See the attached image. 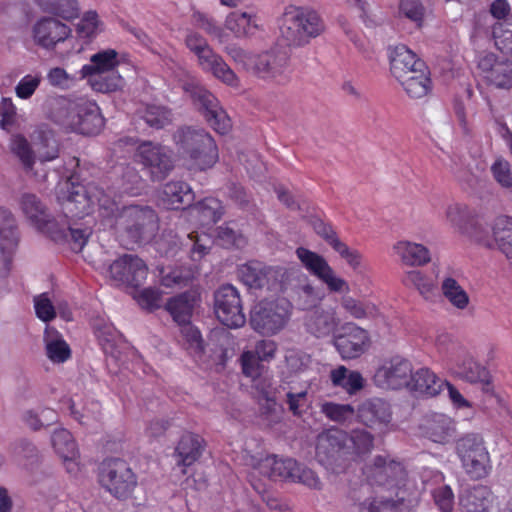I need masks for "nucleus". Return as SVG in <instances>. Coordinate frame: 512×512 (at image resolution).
<instances>
[{"mask_svg":"<svg viewBox=\"0 0 512 512\" xmlns=\"http://www.w3.org/2000/svg\"><path fill=\"white\" fill-rule=\"evenodd\" d=\"M321 412L331 421L345 422L353 418L354 408L350 404H339L334 402H324L320 407Z\"/></svg>","mask_w":512,"mask_h":512,"instance_id":"obj_58","label":"nucleus"},{"mask_svg":"<svg viewBox=\"0 0 512 512\" xmlns=\"http://www.w3.org/2000/svg\"><path fill=\"white\" fill-rule=\"evenodd\" d=\"M373 436L365 430H354L348 435L347 445L350 446L349 458L360 456L373 448Z\"/></svg>","mask_w":512,"mask_h":512,"instance_id":"obj_56","label":"nucleus"},{"mask_svg":"<svg viewBox=\"0 0 512 512\" xmlns=\"http://www.w3.org/2000/svg\"><path fill=\"white\" fill-rule=\"evenodd\" d=\"M60 405L61 409L67 410L76 421L87 428L95 429L101 424V405L98 401L82 403L79 396H64Z\"/></svg>","mask_w":512,"mask_h":512,"instance_id":"obj_24","label":"nucleus"},{"mask_svg":"<svg viewBox=\"0 0 512 512\" xmlns=\"http://www.w3.org/2000/svg\"><path fill=\"white\" fill-rule=\"evenodd\" d=\"M462 512H487L494 510L493 497L484 486L466 491L460 498Z\"/></svg>","mask_w":512,"mask_h":512,"instance_id":"obj_38","label":"nucleus"},{"mask_svg":"<svg viewBox=\"0 0 512 512\" xmlns=\"http://www.w3.org/2000/svg\"><path fill=\"white\" fill-rule=\"evenodd\" d=\"M360 421L371 429L385 432L391 422L390 405L381 398H370L361 403L358 408Z\"/></svg>","mask_w":512,"mask_h":512,"instance_id":"obj_25","label":"nucleus"},{"mask_svg":"<svg viewBox=\"0 0 512 512\" xmlns=\"http://www.w3.org/2000/svg\"><path fill=\"white\" fill-rule=\"evenodd\" d=\"M191 99L194 106L214 131L225 135L231 130V119L211 92L203 87L196 86L191 91Z\"/></svg>","mask_w":512,"mask_h":512,"instance_id":"obj_12","label":"nucleus"},{"mask_svg":"<svg viewBox=\"0 0 512 512\" xmlns=\"http://www.w3.org/2000/svg\"><path fill=\"white\" fill-rule=\"evenodd\" d=\"M330 379L334 386L342 388L350 395L356 394L365 385V379L360 372L349 370L343 365L331 371Z\"/></svg>","mask_w":512,"mask_h":512,"instance_id":"obj_44","label":"nucleus"},{"mask_svg":"<svg viewBox=\"0 0 512 512\" xmlns=\"http://www.w3.org/2000/svg\"><path fill=\"white\" fill-rule=\"evenodd\" d=\"M399 13L420 27L424 20L425 8L420 0H400Z\"/></svg>","mask_w":512,"mask_h":512,"instance_id":"obj_63","label":"nucleus"},{"mask_svg":"<svg viewBox=\"0 0 512 512\" xmlns=\"http://www.w3.org/2000/svg\"><path fill=\"white\" fill-rule=\"evenodd\" d=\"M478 68L485 81L498 88H512V61L500 60L495 54L487 53L478 62Z\"/></svg>","mask_w":512,"mask_h":512,"instance_id":"obj_22","label":"nucleus"},{"mask_svg":"<svg viewBox=\"0 0 512 512\" xmlns=\"http://www.w3.org/2000/svg\"><path fill=\"white\" fill-rule=\"evenodd\" d=\"M444 361L447 370L454 377L470 384L479 385L486 394L494 393L490 371L480 364L465 346L452 343L446 352Z\"/></svg>","mask_w":512,"mask_h":512,"instance_id":"obj_6","label":"nucleus"},{"mask_svg":"<svg viewBox=\"0 0 512 512\" xmlns=\"http://www.w3.org/2000/svg\"><path fill=\"white\" fill-rule=\"evenodd\" d=\"M52 229L54 231L62 229L65 231V238L55 242L68 243L71 250L74 252H80L86 245L90 236V231H88V229H74L67 223L60 225L57 222V225L52 227Z\"/></svg>","mask_w":512,"mask_h":512,"instance_id":"obj_51","label":"nucleus"},{"mask_svg":"<svg viewBox=\"0 0 512 512\" xmlns=\"http://www.w3.org/2000/svg\"><path fill=\"white\" fill-rule=\"evenodd\" d=\"M179 324L186 348L193 356H200L204 349L200 331L192 324V322H179Z\"/></svg>","mask_w":512,"mask_h":512,"instance_id":"obj_55","label":"nucleus"},{"mask_svg":"<svg viewBox=\"0 0 512 512\" xmlns=\"http://www.w3.org/2000/svg\"><path fill=\"white\" fill-rule=\"evenodd\" d=\"M456 452L471 478L482 479L489 474L491 459L482 437L475 434L462 437L457 442Z\"/></svg>","mask_w":512,"mask_h":512,"instance_id":"obj_8","label":"nucleus"},{"mask_svg":"<svg viewBox=\"0 0 512 512\" xmlns=\"http://www.w3.org/2000/svg\"><path fill=\"white\" fill-rule=\"evenodd\" d=\"M411 363L401 357L393 356L383 360L373 376L374 384L382 389H400L410 384Z\"/></svg>","mask_w":512,"mask_h":512,"instance_id":"obj_16","label":"nucleus"},{"mask_svg":"<svg viewBox=\"0 0 512 512\" xmlns=\"http://www.w3.org/2000/svg\"><path fill=\"white\" fill-rule=\"evenodd\" d=\"M225 27L236 37L253 35L259 29L258 17L254 13L234 11L226 17Z\"/></svg>","mask_w":512,"mask_h":512,"instance_id":"obj_42","label":"nucleus"},{"mask_svg":"<svg viewBox=\"0 0 512 512\" xmlns=\"http://www.w3.org/2000/svg\"><path fill=\"white\" fill-rule=\"evenodd\" d=\"M492 234L499 250L512 265V218L508 216L497 217L492 226Z\"/></svg>","mask_w":512,"mask_h":512,"instance_id":"obj_45","label":"nucleus"},{"mask_svg":"<svg viewBox=\"0 0 512 512\" xmlns=\"http://www.w3.org/2000/svg\"><path fill=\"white\" fill-rule=\"evenodd\" d=\"M402 283L408 288H415L426 299L432 295L435 288L432 280L418 270L407 272L402 278Z\"/></svg>","mask_w":512,"mask_h":512,"instance_id":"obj_54","label":"nucleus"},{"mask_svg":"<svg viewBox=\"0 0 512 512\" xmlns=\"http://www.w3.org/2000/svg\"><path fill=\"white\" fill-rule=\"evenodd\" d=\"M447 220L451 225L461 231L470 234L479 243L490 246V240L477 232L481 228V223L473 219L472 212L467 205L454 203L448 206L446 210Z\"/></svg>","mask_w":512,"mask_h":512,"instance_id":"obj_28","label":"nucleus"},{"mask_svg":"<svg viewBox=\"0 0 512 512\" xmlns=\"http://www.w3.org/2000/svg\"><path fill=\"white\" fill-rule=\"evenodd\" d=\"M134 161L143 166L152 181L164 180L175 168L173 150L161 143L141 141L134 152Z\"/></svg>","mask_w":512,"mask_h":512,"instance_id":"obj_7","label":"nucleus"},{"mask_svg":"<svg viewBox=\"0 0 512 512\" xmlns=\"http://www.w3.org/2000/svg\"><path fill=\"white\" fill-rule=\"evenodd\" d=\"M203 448L202 437L190 432L184 433L175 448L177 464L184 467L192 465L200 458Z\"/></svg>","mask_w":512,"mask_h":512,"instance_id":"obj_34","label":"nucleus"},{"mask_svg":"<svg viewBox=\"0 0 512 512\" xmlns=\"http://www.w3.org/2000/svg\"><path fill=\"white\" fill-rule=\"evenodd\" d=\"M367 484L350 494V512H413L417 505L407 487L404 466L390 456H375L363 468Z\"/></svg>","mask_w":512,"mask_h":512,"instance_id":"obj_1","label":"nucleus"},{"mask_svg":"<svg viewBox=\"0 0 512 512\" xmlns=\"http://www.w3.org/2000/svg\"><path fill=\"white\" fill-rule=\"evenodd\" d=\"M108 275L117 285L137 288L146 280L148 267L137 255L124 254L109 265Z\"/></svg>","mask_w":512,"mask_h":512,"instance_id":"obj_15","label":"nucleus"},{"mask_svg":"<svg viewBox=\"0 0 512 512\" xmlns=\"http://www.w3.org/2000/svg\"><path fill=\"white\" fill-rule=\"evenodd\" d=\"M71 34V28L52 17H43L33 26V38L37 45L52 49L58 43L64 42Z\"/></svg>","mask_w":512,"mask_h":512,"instance_id":"obj_23","label":"nucleus"},{"mask_svg":"<svg viewBox=\"0 0 512 512\" xmlns=\"http://www.w3.org/2000/svg\"><path fill=\"white\" fill-rule=\"evenodd\" d=\"M195 278V271L191 267L179 266L160 271V282L167 288L188 286Z\"/></svg>","mask_w":512,"mask_h":512,"instance_id":"obj_49","label":"nucleus"},{"mask_svg":"<svg viewBox=\"0 0 512 512\" xmlns=\"http://www.w3.org/2000/svg\"><path fill=\"white\" fill-rule=\"evenodd\" d=\"M334 343L343 359H354L369 347L370 339L367 332L354 322H342Z\"/></svg>","mask_w":512,"mask_h":512,"instance_id":"obj_18","label":"nucleus"},{"mask_svg":"<svg viewBox=\"0 0 512 512\" xmlns=\"http://www.w3.org/2000/svg\"><path fill=\"white\" fill-rule=\"evenodd\" d=\"M201 301V293L197 289H190L169 298L165 309L173 320H190Z\"/></svg>","mask_w":512,"mask_h":512,"instance_id":"obj_31","label":"nucleus"},{"mask_svg":"<svg viewBox=\"0 0 512 512\" xmlns=\"http://www.w3.org/2000/svg\"><path fill=\"white\" fill-rule=\"evenodd\" d=\"M96 336L105 353L114 357L115 348L122 342V335L115 329L112 322H101L96 327Z\"/></svg>","mask_w":512,"mask_h":512,"instance_id":"obj_50","label":"nucleus"},{"mask_svg":"<svg viewBox=\"0 0 512 512\" xmlns=\"http://www.w3.org/2000/svg\"><path fill=\"white\" fill-rule=\"evenodd\" d=\"M65 124L74 132L97 135L103 129L105 120L96 102L81 98L69 104Z\"/></svg>","mask_w":512,"mask_h":512,"instance_id":"obj_10","label":"nucleus"},{"mask_svg":"<svg viewBox=\"0 0 512 512\" xmlns=\"http://www.w3.org/2000/svg\"><path fill=\"white\" fill-rule=\"evenodd\" d=\"M425 62L406 45H397L390 54V71L400 80L420 67L424 68Z\"/></svg>","mask_w":512,"mask_h":512,"instance_id":"obj_32","label":"nucleus"},{"mask_svg":"<svg viewBox=\"0 0 512 512\" xmlns=\"http://www.w3.org/2000/svg\"><path fill=\"white\" fill-rule=\"evenodd\" d=\"M246 464L273 481L298 482L313 489H320L321 487L320 479L311 469L300 466L297 461L291 458L249 456L246 459Z\"/></svg>","mask_w":512,"mask_h":512,"instance_id":"obj_5","label":"nucleus"},{"mask_svg":"<svg viewBox=\"0 0 512 512\" xmlns=\"http://www.w3.org/2000/svg\"><path fill=\"white\" fill-rule=\"evenodd\" d=\"M20 206L30 222L51 240L58 241L65 238V231L63 229L57 231L52 229V227L57 225V221L48 218L44 205L36 195L24 194L21 198Z\"/></svg>","mask_w":512,"mask_h":512,"instance_id":"obj_21","label":"nucleus"},{"mask_svg":"<svg viewBox=\"0 0 512 512\" xmlns=\"http://www.w3.org/2000/svg\"><path fill=\"white\" fill-rule=\"evenodd\" d=\"M19 236L13 214L6 208H0V254L1 277H7L12 265L13 255L18 247Z\"/></svg>","mask_w":512,"mask_h":512,"instance_id":"obj_20","label":"nucleus"},{"mask_svg":"<svg viewBox=\"0 0 512 512\" xmlns=\"http://www.w3.org/2000/svg\"><path fill=\"white\" fill-rule=\"evenodd\" d=\"M296 255L303 267L311 275L324 283L329 291L338 293H348L350 291L348 282L336 276L333 268L323 256L305 247H298L296 249Z\"/></svg>","mask_w":512,"mask_h":512,"instance_id":"obj_11","label":"nucleus"},{"mask_svg":"<svg viewBox=\"0 0 512 512\" xmlns=\"http://www.w3.org/2000/svg\"><path fill=\"white\" fill-rule=\"evenodd\" d=\"M90 80L93 90L100 93H111L118 91L123 86V78L119 74L103 75L97 74Z\"/></svg>","mask_w":512,"mask_h":512,"instance_id":"obj_62","label":"nucleus"},{"mask_svg":"<svg viewBox=\"0 0 512 512\" xmlns=\"http://www.w3.org/2000/svg\"><path fill=\"white\" fill-rule=\"evenodd\" d=\"M173 140L190 171H206L219 160L218 146L203 128L180 127Z\"/></svg>","mask_w":512,"mask_h":512,"instance_id":"obj_4","label":"nucleus"},{"mask_svg":"<svg viewBox=\"0 0 512 512\" xmlns=\"http://www.w3.org/2000/svg\"><path fill=\"white\" fill-rule=\"evenodd\" d=\"M493 37L496 47L503 54L512 56V14L493 26Z\"/></svg>","mask_w":512,"mask_h":512,"instance_id":"obj_52","label":"nucleus"},{"mask_svg":"<svg viewBox=\"0 0 512 512\" xmlns=\"http://www.w3.org/2000/svg\"><path fill=\"white\" fill-rule=\"evenodd\" d=\"M11 151L20 159L25 169L30 170L34 164V153L27 139L22 135H14L10 143Z\"/></svg>","mask_w":512,"mask_h":512,"instance_id":"obj_57","label":"nucleus"},{"mask_svg":"<svg viewBox=\"0 0 512 512\" xmlns=\"http://www.w3.org/2000/svg\"><path fill=\"white\" fill-rule=\"evenodd\" d=\"M214 312L216 320H233L237 316L245 320L240 294L236 287L225 284L215 291Z\"/></svg>","mask_w":512,"mask_h":512,"instance_id":"obj_26","label":"nucleus"},{"mask_svg":"<svg viewBox=\"0 0 512 512\" xmlns=\"http://www.w3.org/2000/svg\"><path fill=\"white\" fill-rule=\"evenodd\" d=\"M341 305L350 316L356 319H376L380 316L377 306L369 301H361L351 296H344Z\"/></svg>","mask_w":512,"mask_h":512,"instance_id":"obj_47","label":"nucleus"},{"mask_svg":"<svg viewBox=\"0 0 512 512\" xmlns=\"http://www.w3.org/2000/svg\"><path fill=\"white\" fill-rule=\"evenodd\" d=\"M143 119L155 129H162L172 121L170 110L162 106H148Z\"/></svg>","mask_w":512,"mask_h":512,"instance_id":"obj_60","label":"nucleus"},{"mask_svg":"<svg viewBox=\"0 0 512 512\" xmlns=\"http://www.w3.org/2000/svg\"><path fill=\"white\" fill-rule=\"evenodd\" d=\"M120 64L118 53L114 49H105L93 54L90 64L82 67L83 76H94L115 70Z\"/></svg>","mask_w":512,"mask_h":512,"instance_id":"obj_41","label":"nucleus"},{"mask_svg":"<svg viewBox=\"0 0 512 512\" xmlns=\"http://www.w3.org/2000/svg\"><path fill=\"white\" fill-rule=\"evenodd\" d=\"M271 269L260 261H249L238 268L240 280L250 288L260 289L268 282Z\"/></svg>","mask_w":512,"mask_h":512,"instance_id":"obj_43","label":"nucleus"},{"mask_svg":"<svg viewBox=\"0 0 512 512\" xmlns=\"http://www.w3.org/2000/svg\"><path fill=\"white\" fill-rule=\"evenodd\" d=\"M252 71L260 78L284 84L289 80V57L285 51L270 49L254 57Z\"/></svg>","mask_w":512,"mask_h":512,"instance_id":"obj_14","label":"nucleus"},{"mask_svg":"<svg viewBox=\"0 0 512 512\" xmlns=\"http://www.w3.org/2000/svg\"><path fill=\"white\" fill-rule=\"evenodd\" d=\"M262 360L253 351H244L240 357L242 372L246 377L256 380L262 373Z\"/></svg>","mask_w":512,"mask_h":512,"instance_id":"obj_64","label":"nucleus"},{"mask_svg":"<svg viewBox=\"0 0 512 512\" xmlns=\"http://www.w3.org/2000/svg\"><path fill=\"white\" fill-rule=\"evenodd\" d=\"M348 434L342 430H328L318 436L316 457L326 466L340 464L349 459L350 446L347 445Z\"/></svg>","mask_w":512,"mask_h":512,"instance_id":"obj_17","label":"nucleus"},{"mask_svg":"<svg viewBox=\"0 0 512 512\" xmlns=\"http://www.w3.org/2000/svg\"><path fill=\"white\" fill-rule=\"evenodd\" d=\"M51 444L65 471L78 476L83 470V464L73 435L67 429H56L51 436Z\"/></svg>","mask_w":512,"mask_h":512,"instance_id":"obj_19","label":"nucleus"},{"mask_svg":"<svg viewBox=\"0 0 512 512\" xmlns=\"http://www.w3.org/2000/svg\"><path fill=\"white\" fill-rule=\"evenodd\" d=\"M195 193L191 186L182 180L167 182L161 192V201L167 209L179 210L192 206Z\"/></svg>","mask_w":512,"mask_h":512,"instance_id":"obj_30","label":"nucleus"},{"mask_svg":"<svg viewBox=\"0 0 512 512\" xmlns=\"http://www.w3.org/2000/svg\"><path fill=\"white\" fill-rule=\"evenodd\" d=\"M57 419V412L49 407L28 409L22 414L23 423L32 430L45 428L55 423Z\"/></svg>","mask_w":512,"mask_h":512,"instance_id":"obj_46","label":"nucleus"},{"mask_svg":"<svg viewBox=\"0 0 512 512\" xmlns=\"http://www.w3.org/2000/svg\"><path fill=\"white\" fill-rule=\"evenodd\" d=\"M103 195L107 194L96 186L71 183L68 189V196L63 203L65 217L83 218L93 211V207L96 204L99 207V215L101 216L99 198Z\"/></svg>","mask_w":512,"mask_h":512,"instance_id":"obj_13","label":"nucleus"},{"mask_svg":"<svg viewBox=\"0 0 512 512\" xmlns=\"http://www.w3.org/2000/svg\"><path fill=\"white\" fill-rule=\"evenodd\" d=\"M103 225L113 229L129 244L149 242L158 232L159 217L149 206L128 205L119 208L109 195L99 198Z\"/></svg>","mask_w":512,"mask_h":512,"instance_id":"obj_2","label":"nucleus"},{"mask_svg":"<svg viewBox=\"0 0 512 512\" xmlns=\"http://www.w3.org/2000/svg\"><path fill=\"white\" fill-rule=\"evenodd\" d=\"M280 37L288 46L303 47L325 30L319 12L312 7L287 5L277 19Z\"/></svg>","mask_w":512,"mask_h":512,"instance_id":"obj_3","label":"nucleus"},{"mask_svg":"<svg viewBox=\"0 0 512 512\" xmlns=\"http://www.w3.org/2000/svg\"><path fill=\"white\" fill-rule=\"evenodd\" d=\"M188 238L192 242L190 249V258L192 261H200L207 255L212 247L213 240L207 234H198V232H191Z\"/></svg>","mask_w":512,"mask_h":512,"instance_id":"obj_61","label":"nucleus"},{"mask_svg":"<svg viewBox=\"0 0 512 512\" xmlns=\"http://www.w3.org/2000/svg\"><path fill=\"white\" fill-rule=\"evenodd\" d=\"M99 482L116 498H127L135 489L137 478L126 461L115 458L102 463Z\"/></svg>","mask_w":512,"mask_h":512,"instance_id":"obj_9","label":"nucleus"},{"mask_svg":"<svg viewBox=\"0 0 512 512\" xmlns=\"http://www.w3.org/2000/svg\"><path fill=\"white\" fill-rule=\"evenodd\" d=\"M394 250L407 266H423L431 259L430 252L424 245L410 241H398Z\"/></svg>","mask_w":512,"mask_h":512,"instance_id":"obj_40","label":"nucleus"},{"mask_svg":"<svg viewBox=\"0 0 512 512\" xmlns=\"http://www.w3.org/2000/svg\"><path fill=\"white\" fill-rule=\"evenodd\" d=\"M195 55L204 70L210 71L216 78L229 86L236 87L238 85L237 75L221 56L214 53L209 45L198 51Z\"/></svg>","mask_w":512,"mask_h":512,"instance_id":"obj_29","label":"nucleus"},{"mask_svg":"<svg viewBox=\"0 0 512 512\" xmlns=\"http://www.w3.org/2000/svg\"><path fill=\"white\" fill-rule=\"evenodd\" d=\"M216 242L223 248H240L246 244V239L238 231L231 228L228 223L218 227Z\"/></svg>","mask_w":512,"mask_h":512,"instance_id":"obj_59","label":"nucleus"},{"mask_svg":"<svg viewBox=\"0 0 512 512\" xmlns=\"http://www.w3.org/2000/svg\"><path fill=\"white\" fill-rule=\"evenodd\" d=\"M398 81L411 98H422L426 96L432 88L430 71L426 63L424 64V68L420 67L415 69L413 73L406 75Z\"/></svg>","mask_w":512,"mask_h":512,"instance_id":"obj_35","label":"nucleus"},{"mask_svg":"<svg viewBox=\"0 0 512 512\" xmlns=\"http://www.w3.org/2000/svg\"><path fill=\"white\" fill-rule=\"evenodd\" d=\"M442 292L456 308L464 309L467 307L469 303L468 294L454 278L447 277L443 280Z\"/></svg>","mask_w":512,"mask_h":512,"instance_id":"obj_53","label":"nucleus"},{"mask_svg":"<svg viewBox=\"0 0 512 512\" xmlns=\"http://www.w3.org/2000/svg\"><path fill=\"white\" fill-rule=\"evenodd\" d=\"M43 344L45 356L53 364H63L72 356L71 347L63 335L50 325L45 327Z\"/></svg>","mask_w":512,"mask_h":512,"instance_id":"obj_33","label":"nucleus"},{"mask_svg":"<svg viewBox=\"0 0 512 512\" xmlns=\"http://www.w3.org/2000/svg\"><path fill=\"white\" fill-rule=\"evenodd\" d=\"M444 385L445 381L428 368H421L415 373L412 372L410 384H408L411 389L427 396H436L443 390Z\"/></svg>","mask_w":512,"mask_h":512,"instance_id":"obj_39","label":"nucleus"},{"mask_svg":"<svg viewBox=\"0 0 512 512\" xmlns=\"http://www.w3.org/2000/svg\"><path fill=\"white\" fill-rule=\"evenodd\" d=\"M421 428L423 435L437 444L445 445L456 437V422L443 413L427 415Z\"/></svg>","mask_w":512,"mask_h":512,"instance_id":"obj_27","label":"nucleus"},{"mask_svg":"<svg viewBox=\"0 0 512 512\" xmlns=\"http://www.w3.org/2000/svg\"><path fill=\"white\" fill-rule=\"evenodd\" d=\"M190 215L197 218L199 225L209 226L217 223L224 214L222 202L214 197H206L195 205L192 204Z\"/></svg>","mask_w":512,"mask_h":512,"instance_id":"obj_36","label":"nucleus"},{"mask_svg":"<svg viewBox=\"0 0 512 512\" xmlns=\"http://www.w3.org/2000/svg\"><path fill=\"white\" fill-rule=\"evenodd\" d=\"M291 308V303L285 298L261 301L254 307L250 320H287Z\"/></svg>","mask_w":512,"mask_h":512,"instance_id":"obj_37","label":"nucleus"},{"mask_svg":"<svg viewBox=\"0 0 512 512\" xmlns=\"http://www.w3.org/2000/svg\"><path fill=\"white\" fill-rule=\"evenodd\" d=\"M38 5L44 12L65 20H73L78 17L77 0H38Z\"/></svg>","mask_w":512,"mask_h":512,"instance_id":"obj_48","label":"nucleus"}]
</instances>
